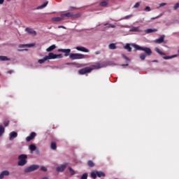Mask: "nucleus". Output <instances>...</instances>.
Segmentation results:
<instances>
[{
	"mask_svg": "<svg viewBox=\"0 0 179 179\" xmlns=\"http://www.w3.org/2000/svg\"><path fill=\"white\" fill-rule=\"evenodd\" d=\"M86 57L87 58H89L88 55H85L83 54H80V53H71L69 55V58L71 59H85V58H86Z\"/></svg>",
	"mask_w": 179,
	"mask_h": 179,
	"instance_id": "obj_1",
	"label": "nucleus"
},
{
	"mask_svg": "<svg viewBox=\"0 0 179 179\" xmlns=\"http://www.w3.org/2000/svg\"><path fill=\"white\" fill-rule=\"evenodd\" d=\"M90 177L94 179L97 178V177L101 178V177H106V173L101 171H92L90 173Z\"/></svg>",
	"mask_w": 179,
	"mask_h": 179,
	"instance_id": "obj_2",
	"label": "nucleus"
},
{
	"mask_svg": "<svg viewBox=\"0 0 179 179\" xmlns=\"http://www.w3.org/2000/svg\"><path fill=\"white\" fill-rule=\"evenodd\" d=\"M134 48L138 51H144L146 55H152V50L150 48H143L138 45H135Z\"/></svg>",
	"mask_w": 179,
	"mask_h": 179,
	"instance_id": "obj_3",
	"label": "nucleus"
},
{
	"mask_svg": "<svg viewBox=\"0 0 179 179\" xmlns=\"http://www.w3.org/2000/svg\"><path fill=\"white\" fill-rule=\"evenodd\" d=\"M18 159V166H24L27 164V156L24 154L19 155Z\"/></svg>",
	"mask_w": 179,
	"mask_h": 179,
	"instance_id": "obj_4",
	"label": "nucleus"
},
{
	"mask_svg": "<svg viewBox=\"0 0 179 179\" xmlns=\"http://www.w3.org/2000/svg\"><path fill=\"white\" fill-rule=\"evenodd\" d=\"M62 17H71V19H78L80 17V13L73 14V13H66L61 15Z\"/></svg>",
	"mask_w": 179,
	"mask_h": 179,
	"instance_id": "obj_5",
	"label": "nucleus"
},
{
	"mask_svg": "<svg viewBox=\"0 0 179 179\" xmlns=\"http://www.w3.org/2000/svg\"><path fill=\"white\" fill-rule=\"evenodd\" d=\"M93 71V69L90 67H85L78 71L79 75H86V73H90Z\"/></svg>",
	"mask_w": 179,
	"mask_h": 179,
	"instance_id": "obj_6",
	"label": "nucleus"
},
{
	"mask_svg": "<svg viewBox=\"0 0 179 179\" xmlns=\"http://www.w3.org/2000/svg\"><path fill=\"white\" fill-rule=\"evenodd\" d=\"M39 167L40 166L38 165H31V166L26 168L24 170V173H31V171H35V170H38V169H39Z\"/></svg>",
	"mask_w": 179,
	"mask_h": 179,
	"instance_id": "obj_7",
	"label": "nucleus"
},
{
	"mask_svg": "<svg viewBox=\"0 0 179 179\" xmlns=\"http://www.w3.org/2000/svg\"><path fill=\"white\" fill-rule=\"evenodd\" d=\"M68 166V164H62L60 166H58L56 168V171L58 173H62L63 171H65V169Z\"/></svg>",
	"mask_w": 179,
	"mask_h": 179,
	"instance_id": "obj_8",
	"label": "nucleus"
},
{
	"mask_svg": "<svg viewBox=\"0 0 179 179\" xmlns=\"http://www.w3.org/2000/svg\"><path fill=\"white\" fill-rule=\"evenodd\" d=\"M58 52H64V57H68L70 55L69 54L71 53V49H59Z\"/></svg>",
	"mask_w": 179,
	"mask_h": 179,
	"instance_id": "obj_9",
	"label": "nucleus"
},
{
	"mask_svg": "<svg viewBox=\"0 0 179 179\" xmlns=\"http://www.w3.org/2000/svg\"><path fill=\"white\" fill-rule=\"evenodd\" d=\"M10 173L9 172V171H3L1 173H0V179H3L5 177H8V176H10Z\"/></svg>",
	"mask_w": 179,
	"mask_h": 179,
	"instance_id": "obj_10",
	"label": "nucleus"
},
{
	"mask_svg": "<svg viewBox=\"0 0 179 179\" xmlns=\"http://www.w3.org/2000/svg\"><path fill=\"white\" fill-rule=\"evenodd\" d=\"M37 134H36V132H31V134H30V136H27V138H26V141H27V142H30V141H33V138H36V136Z\"/></svg>",
	"mask_w": 179,
	"mask_h": 179,
	"instance_id": "obj_11",
	"label": "nucleus"
},
{
	"mask_svg": "<svg viewBox=\"0 0 179 179\" xmlns=\"http://www.w3.org/2000/svg\"><path fill=\"white\" fill-rule=\"evenodd\" d=\"M76 50L78 51H81L82 52H89V50L83 46H77Z\"/></svg>",
	"mask_w": 179,
	"mask_h": 179,
	"instance_id": "obj_12",
	"label": "nucleus"
},
{
	"mask_svg": "<svg viewBox=\"0 0 179 179\" xmlns=\"http://www.w3.org/2000/svg\"><path fill=\"white\" fill-rule=\"evenodd\" d=\"M25 31H27V33L29 34H32V36H36L37 34V33L36 32V31L33 30V29L31 28H29V27H27L25 29Z\"/></svg>",
	"mask_w": 179,
	"mask_h": 179,
	"instance_id": "obj_13",
	"label": "nucleus"
},
{
	"mask_svg": "<svg viewBox=\"0 0 179 179\" xmlns=\"http://www.w3.org/2000/svg\"><path fill=\"white\" fill-rule=\"evenodd\" d=\"M47 59H57V55L53 52H50L48 56H46Z\"/></svg>",
	"mask_w": 179,
	"mask_h": 179,
	"instance_id": "obj_14",
	"label": "nucleus"
},
{
	"mask_svg": "<svg viewBox=\"0 0 179 179\" xmlns=\"http://www.w3.org/2000/svg\"><path fill=\"white\" fill-rule=\"evenodd\" d=\"M66 65H75L76 68H83L85 66V64L73 62V63H66Z\"/></svg>",
	"mask_w": 179,
	"mask_h": 179,
	"instance_id": "obj_15",
	"label": "nucleus"
},
{
	"mask_svg": "<svg viewBox=\"0 0 179 179\" xmlns=\"http://www.w3.org/2000/svg\"><path fill=\"white\" fill-rule=\"evenodd\" d=\"M101 68H103V65H101V64L100 63H96L94 65H92L91 67V69H100Z\"/></svg>",
	"mask_w": 179,
	"mask_h": 179,
	"instance_id": "obj_16",
	"label": "nucleus"
},
{
	"mask_svg": "<svg viewBox=\"0 0 179 179\" xmlns=\"http://www.w3.org/2000/svg\"><path fill=\"white\" fill-rule=\"evenodd\" d=\"M15 138H17V133L15 132V131H12L10 134V141H13V139H15Z\"/></svg>",
	"mask_w": 179,
	"mask_h": 179,
	"instance_id": "obj_17",
	"label": "nucleus"
},
{
	"mask_svg": "<svg viewBox=\"0 0 179 179\" xmlns=\"http://www.w3.org/2000/svg\"><path fill=\"white\" fill-rule=\"evenodd\" d=\"M57 46H55V45H52L46 49V51L47 52H51V51H54V50H55Z\"/></svg>",
	"mask_w": 179,
	"mask_h": 179,
	"instance_id": "obj_18",
	"label": "nucleus"
},
{
	"mask_svg": "<svg viewBox=\"0 0 179 179\" xmlns=\"http://www.w3.org/2000/svg\"><path fill=\"white\" fill-rule=\"evenodd\" d=\"M163 41H164V37L162 36L158 39L155 40V43L157 44H162V43H163Z\"/></svg>",
	"mask_w": 179,
	"mask_h": 179,
	"instance_id": "obj_19",
	"label": "nucleus"
},
{
	"mask_svg": "<svg viewBox=\"0 0 179 179\" xmlns=\"http://www.w3.org/2000/svg\"><path fill=\"white\" fill-rule=\"evenodd\" d=\"M109 50H117V45L115 43H110L108 45Z\"/></svg>",
	"mask_w": 179,
	"mask_h": 179,
	"instance_id": "obj_20",
	"label": "nucleus"
},
{
	"mask_svg": "<svg viewBox=\"0 0 179 179\" xmlns=\"http://www.w3.org/2000/svg\"><path fill=\"white\" fill-rule=\"evenodd\" d=\"M124 49L127 50L129 52H131L132 51V48H131V45H129V43H127L124 46Z\"/></svg>",
	"mask_w": 179,
	"mask_h": 179,
	"instance_id": "obj_21",
	"label": "nucleus"
},
{
	"mask_svg": "<svg viewBox=\"0 0 179 179\" xmlns=\"http://www.w3.org/2000/svg\"><path fill=\"white\" fill-rule=\"evenodd\" d=\"M155 51H156V52L159 54V55H166V53L162 52V50H160V49H159V48H155Z\"/></svg>",
	"mask_w": 179,
	"mask_h": 179,
	"instance_id": "obj_22",
	"label": "nucleus"
},
{
	"mask_svg": "<svg viewBox=\"0 0 179 179\" xmlns=\"http://www.w3.org/2000/svg\"><path fill=\"white\" fill-rule=\"evenodd\" d=\"M45 61H48L46 56H45L43 59H38V64H44Z\"/></svg>",
	"mask_w": 179,
	"mask_h": 179,
	"instance_id": "obj_23",
	"label": "nucleus"
},
{
	"mask_svg": "<svg viewBox=\"0 0 179 179\" xmlns=\"http://www.w3.org/2000/svg\"><path fill=\"white\" fill-rule=\"evenodd\" d=\"M50 148L52 150H57V143L55 142L51 143Z\"/></svg>",
	"mask_w": 179,
	"mask_h": 179,
	"instance_id": "obj_24",
	"label": "nucleus"
},
{
	"mask_svg": "<svg viewBox=\"0 0 179 179\" xmlns=\"http://www.w3.org/2000/svg\"><path fill=\"white\" fill-rule=\"evenodd\" d=\"M156 31H157V29H148L147 30H145V33H147V34L155 33Z\"/></svg>",
	"mask_w": 179,
	"mask_h": 179,
	"instance_id": "obj_25",
	"label": "nucleus"
},
{
	"mask_svg": "<svg viewBox=\"0 0 179 179\" xmlns=\"http://www.w3.org/2000/svg\"><path fill=\"white\" fill-rule=\"evenodd\" d=\"M37 149V147H36L35 145L31 144L29 145V150H31V152H34V150H36Z\"/></svg>",
	"mask_w": 179,
	"mask_h": 179,
	"instance_id": "obj_26",
	"label": "nucleus"
},
{
	"mask_svg": "<svg viewBox=\"0 0 179 179\" xmlns=\"http://www.w3.org/2000/svg\"><path fill=\"white\" fill-rule=\"evenodd\" d=\"M176 57H177L176 55L172 56H164L163 57V59H171L172 58H176Z\"/></svg>",
	"mask_w": 179,
	"mask_h": 179,
	"instance_id": "obj_27",
	"label": "nucleus"
},
{
	"mask_svg": "<svg viewBox=\"0 0 179 179\" xmlns=\"http://www.w3.org/2000/svg\"><path fill=\"white\" fill-rule=\"evenodd\" d=\"M0 61H10V59L6 56H0Z\"/></svg>",
	"mask_w": 179,
	"mask_h": 179,
	"instance_id": "obj_28",
	"label": "nucleus"
},
{
	"mask_svg": "<svg viewBox=\"0 0 179 179\" xmlns=\"http://www.w3.org/2000/svg\"><path fill=\"white\" fill-rule=\"evenodd\" d=\"M130 31H141V29H139V27H133L131 29Z\"/></svg>",
	"mask_w": 179,
	"mask_h": 179,
	"instance_id": "obj_29",
	"label": "nucleus"
},
{
	"mask_svg": "<svg viewBox=\"0 0 179 179\" xmlns=\"http://www.w3.org/2000/svg\"><path fill=\"white\" fill-rule=\"evenodd\" d=\"M4 132H5V128L3 127V126H0V136H2Z\"/></svg>",
	"mask_w": 179,
	"mask_h": 179,
	"instance_id": "obj_30",
	"label": "nucleus"
},
{
	"mask_svg": "<svg viewBox=\"0 0 179 179\" xmlns=\"http://www.w3.org/2000/svg\"><path fill=\"white\" fill-rule=\"evenodd\" d=\"M104 26H108V28L111 27L112 29H115V25L110 23L104 24Z\"/></svg>",
	"mask_w": 179,
	"mask_h": 179,
	"instance_id": "obj_31",
	"label": "nucleus"
},
{
	"mask_svg": "<svg viewBox=\"0 0 179 179\" xmlns=\"http://www.w3.org/2000/svg\"><path fill=\"white\" fill-rule=\"evenodd\" d=\"M47 5H48V1L45 2L43 5L39 6L38 8V9H43V8H45V6H47Z\"/></svg>",
	"mask_w": 179,
	"mask_h": 179,
	"instance_id": "obj_32",
	"label": "nucleus"
},
{
	"mask_svg": "<svg viewBox=\"0 0 179 179\" xmlns=\"http://www.w3.org/2000/svg\"><path fill=\"white\" fill-rule=\"evenodd\" d=\"M140 59H141V61H145V59H146V55H145V53L141 54Z\"/></svg>",
	"mask_w": 179,
	"mask_h": 179,
	"instance_id": "obj_33",
	"label": "nucleus"
},
{
	"mask_svg": "<svg viewBox=\"0 0 179 179\" xmlns=\"http://www.w3.org/2000/svg\"><path fill=\"white\" fill-rule=\"evenodd\" d=\"M87 164L89 167H94V162L92 160L88 161Z\"/></svg>",
	"mask_w": 179,
	"mask_h": 179,
	"instance_id": "obj_34",
	"label": "nucleus"
},
{
	"mask_svg": "<svg viewBox=\"0 0 179 179\" xmlns=\"http://www.w3.org/2000/svg\"><path fill=\"white\" fill-rule=\"evenodd\" d=\"M55 22H61L62 20V17H56L52 19Z\"/></svg>",
	"mask_w": 179,
	"mask_h": 179,
	"instance_id": "obj_35",
	"label": "nucleus"
},
{
	"mask_svg": "<svg viewBox=\"0 0 179 179\" xmlns=\"http://www.w3.org/2000/svg\"><path fill=\"white\" fill-rule=\"evenodd\" d=\"M99 5L100 6H107V5H108V3L107 1H101Z\"/></svg>",
	"mask_w": 179,
	"mask_h": 179,
	"instance_id": "obj_36",
	"label": "nucleus"
},
{
	"mask_svg": "<svg viewBox=\"0 0 179 179\" xmlns=\"http://www.w3.org/2000/svg\"><path fill=\"white\" fill-rule=\"evenodd\" d=\"M33 47V44H28V45H20V48H23V47Z\"/></svg>",
	"mask_w": 179,
	"mask_h": 179,
	"instance_id": "obj_37",
	"label": "nucleus"
},
{
	"mask_svg": "<svg viewBox=\"0 0 179 179\" xmlns=\"http://www.w3.org/2000/svg\"><path fill=\"white\" fill-rule=\"evenodd\" d=\"M69 170L70 171L71 176H75V171H73L71 167H69Z\"/></svg>",
	"mask_w": 179,
	"mask_h": 179,
	"instance_id": "obj_38",
	"label": "nucleus"
},
{
	"mask_svg": "<svg viewBox=\"0 0 179 179\" xmlns=\"http://www.w3.org/2000/svg\"><path fill=\"white\" fill-rule=\"evenodd\" d=\"M144 10H145V12H150V10H152V9L150 8V6H146V7L144 8Z\"/></svg>",
	"mask_w": 179,
	"mask_h": 179,
	"instance_id": "obj_39",
	"label": "nucleus"
},
{
	"mask_svg": "<svg viewBox=\"0 0 179 179\" xmlns=\"http://www.w3.org/2000/svg\"><path fill=\"white\" fill-rule=\"evenodd\" d=\"M81 179H87V173H83L81 176Z\"/></svg>",
	"mask_w": 179,
	"mask_h": 179,
	"instance_id": "obj_40",
	"label": "nucleus"
},
{
	"mask_svg": "<svg viewBox=\"0 0 179 179\" xmlns=\"http://www.w3.org/2000/svg\"><path fill=\"white\" fill-rule=\"evenodd\" d=\"M179 8V3H177L174 6H173V10H177V9H178Z\"/></svg>",
	"mask_w": 179,
	"mask_h": 179,
	"instance_id": "obj_41",
	"label": "nucleus"
},
{
	"mask_svg": "<svg viewBox=\"0 0 179 179\" xmlns=\"http://www.w3.org/2000/svg\"><path fill=\"white\" fill-rule=\"evenodd\" d=\"M132 16H134V15H127L124 17V19H125V20L131 19V17H132Z\"/></svg>",
	"mask_w": 179,
	"mask_h": 179,
	"instance_id": "obj_42",
	"label": "nucleus"
},
{
	"mask_svg": "<svg viewBox=\"0 0 179 179\" xmlns=\"http://www.w3.org/2000/svg\"><path fill=\"white\" fill-rule=\"evenodd\" d=\"M3 124H4V127H8V125H9V121L8 120L4 121Z\"/></svg>",
	"mask_w": 179,
	"mask_h": 179,
	"instance_id": "obj_43",
	"label": "nucleus"
},
{
	"mask_svg": "<svg viewBox=\"0 0 179 179\" xmlns=\"http://www.w3.org/2000/svg\"><path fill=\"white\" fill-rule=\"evenodd\" d=\"M139 5H141L140 2H137L134 6V8H139Z\"/></svg>",
	"mask_w": 179,
	"mask_h": 179,
	"instance_id": "obj_44",
	"label": "nucleus"
},
{
	"mask_svg": "<svg viewBox=\"0 0 179 179\" xmlns=\"http://www.w3.org/2000/svg\"><path fill=\"white\" fill-rule=\"evenodd\" d=\"M122 58H124V59H126V61H129V58L125 56V55H122Z\"/></svg>",
	"mask_w": 179,
	"mask_h": 179,
	"instance_id": "obj_45",
	"label": "nucleus"
},
{
	"mask_svg": "<svg viewBox=\"0 0 179 179\" xmlns=\"http://www.w3.org/2000/svg\"><path fill=\"white\" fill-rule=\"evenodd\" d=\"M41 170L42 171H47V168H45V166H41Z\"/></svg>",
	"mask_w": 179,
	"mask_h": 179,
	"instance_id": "obj_46",
	"label": "nucleus"
},
{
	"mask_svg": "<svg viewBox=\"0 0 179 179\" xmlns=\"http://www.w3.org/2000/svg\"><path fill=\"white\" fill-rule=\"evenodd\" d=\"M57 58H62V54L56 55V59Z\"/></svg>",
	"mask_w": 179,
	"mask_h": 179,
	"instance_id": "obj_47",
	"label": "nucleus"
},
{
	"mask_svg": "<svg viewBox=\"0 0 179 179\" xmlns=\"http://www.w3.org/2000/svg\"><path fill=\"white\" fill-rule=\"evenodd\" d=\"M165 5H166V3H162L159 4V6H165Z\"/></svg>",
	"mask_w": 179,
	"mask_h": 179,
	"instance_id": "obj_48",
	"label": "nucleus"
},
{
	"mask_svg": "<svg viewBox=\"0 0 179 179\" xmlns=\"http://www.w3.org/2000/svg\"><path fill=\"white\" fill-rule=\"evenodd\" d=\"M58 29H66L65 27L60 25L58 27Z\"/></svg>",
	"mask_w": 179,
	"mask_h": 179,
	"instance_id": "obj_49",
	"label": "nucleus"
},
{
	"mask_svg": "<svg viewBox=\"0 0 179 179\" xmlns=\"http://www.w3.org/2000/svg\"><path fill=\"white\" fill-rule=\"evenodd\" d=\"M159 17H160V15H158V16H157V17H152V20L159 19Z\"/></svg>",
	"mask_w": 179,
	"mask_h": 179,
	"instance_id": "obj_50",
	"label": "nucleus"
},
{
	"mask_svg": "<svg viewBox=\"0 0 179 179\" xmlns=\"http://www.w3.org/2000/svg\"><path fill=\"white\" fill-rule=\"evenodd\" d=\"M13 72H14V71H13V70H10V71H8V73H10H10H13Z\"/></svg>",
	"mask_w": 179,
	"mask_h": 179,
	"instance_id": "obj_51",
	"label": "nucleus"
},
{
	"mask_svg": "<svg viewBox=\"0 0 179 179\" xmlns=\"http://www.w3.org/2000/svg\"><path fill=\"white\" fill-rule=\"evenodd\" d=\"M5 0H0V5H2V3H3Z\"/></svg>",
	"mask_w": 179,
	"mask_h": 179,
	"instance_id": "obj_52",
	"label": "nucleus"
},
{
	"mask_svg": "<svg viewBox=\"0 0 179 179\" xmlns=\"http://www.w3.org/2000/svg\"><path fill=\"white\" fill-rule=\"evenodd\" d=\"M99 54H100V51H96V52H95V55H99Z\"/></svg>",
	"mask_w": 179,
	"mask_h": 179,
	"instance_id": "obj_53",
	"label": "nucleus"
},
{
	"mask_svg": "<svg viewBox=\"0 0 179 179\" xmlns=\"http://www.w3.org/2000/svg\"><path fill=\"white\" fill-rule=\"evenodd\" d=\"M129 64H122V66H128Z\"/></svg>",
	"mask_w": 179,
	"mask_h": 179,
	"instance_id": "obj_54",
	"label": "nucleus"
},
{
	"mask_svg": "<svg viewBox=\"0 0 179 179\" xmlns=\"http://www.w3.org/2000/svg\"><path fill=\"white\" fill-rule=\"evenodd\" d=\"M152 62H158L157 60H153Z\"/></svg>",
	"mask_w": 179,
	"mask_h": 179,
	"instance_id": "obj_55",
	"label": "nucleus"
},
{
	"mask_svg": "<svg viewBox=\"0 0 179 179\" xmlns=\"http://www.w3.org/2000/svg\"><path fill=\"white\" fill-rule=\"evenodd\" d=\"M42 179H48V177H44Z\"/></svg>",
	"mask_w": 179,
	"mask_h": 179,
	"instance_id": "obj_56",
	"label": "nucleus"
}]
</instances>
